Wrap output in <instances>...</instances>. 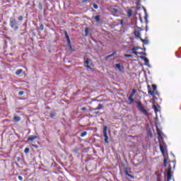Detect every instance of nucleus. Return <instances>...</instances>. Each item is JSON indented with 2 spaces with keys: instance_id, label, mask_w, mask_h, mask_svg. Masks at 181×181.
Instances as JSON below:
<instances>
[{
  "instance_id": "1",
  "label": "nucleus",
  "mask_w": 181,
  "mask_h": 181,
  "mask_svg": "<svg viewBox=\"0 0 181 181\" xmlns=\"http://www.w3.org/2000/svg\"><path fill=\"white\" fill-rule=\"evenodd\" d=\"M157 134L158 135L159 137V145H160V151L162 153V155H163V156H165V155L168 154V146H166V144L164 143L163 140L162 139H160V136H162V131L159 130V129L157 128Z\"/></svg>"
},
{
  "instance_id": "2",
  "label": "nucleus",
  "mask_w": 181,
  "mask_h": 181,
  "mask_svg": "<svg viewBox=\"0 0 181 181\" xmlns=\"http://www.w3.org/2000/svg\"><path fill=\"white\" fill-rule=\"evenodd\" d=\"M10 26L14 32H17L19 30V22H18L15 18H10Z\"/></svg>"
},
{
  "instance_id": "3",
  "label": "nucleus",
  "mask_w": 181,
  "mask_h": 181,
  "mask_svg": "<svg viewBox=\"0 0 181 181\" xmlns=\"http://www.w3.org/2000/svg\"><path fill=\"white\" fill-rule=\"evenodd\" d=\"M107 129H108V127L107 126L103 127V136L105 138V144H108V134L107 133Z\"/></svg>"
},
{
  "instance_id": "4",
  "label": "nucleus",
  "mask_w": 181,
  "mask_h": 181,
  "mask_svg": "<svg viewBox=\"0 0 181 181\" xmlns=\"http://www.w3.org/2000/svg\"><path fill=\"white\" fill-rule=\"evenodd\" d=\"M136 104H137V108H139L142 112L148 114L146 110L144 109V106H142V103H141V101H136Z\"/></svg>"
},
{
  "instance_id": "5",
  "label": "nucleus",
  "mask_w": 181,
  "mask_h": 181,
  "mask_svg": "<svg viewBox=\"0 0 181 181\" xmlns=\"http://www.w3.org/2000/svg\"><path fill=\"white\" fill-rule=\"evenodd\" d=\"M147 88L148 90V94L150 95H159V93L158 92V90H155L151 91L150 86H148Z\"/></svg>"
},
{
  "instance_id": "6",
  "label": "nucleus",
  "mask_w": 181,
  "mask_h": 181,
  "mask_svg": "<svg viewBox=\"0 0 181 181\" xmlns=\"http://www.w3.org/2000/svg\"><path fill=\"white\" fill-rule=\"evenodd\" d=\"M172 180V167H169L167 171V181Z\"/></svg>"
},
{
  "instance_id": "7",
  "label": "nucleus",
  "mask_w": 181,
  "mask_h": 181,
  "mask_svg": "<svg viewBox=\"0 0 181 181\" xmlns=\"http://www.w3.org/2000/svg\"><path fill=\"white\" fill-rule=\"evenodd\" d=\"M141 60H144V62H145V66H147V67H149V69H151V65L149 64V59H148V58L145 57H143V56H141L139 57Z\"/></svg>"
},
{
  "instance_id": "8",
  "label": "nucleus",
  "mask_w": 181,
  "mask_h": 181,
  "mask_svg": "<svg viewBox=\"0 0 181 181\" xmlns=\"http://www.w3.org/2000/svg\"><path fill=\"white\" fill-rule=\"evenodd\" d=\"M139 49H141V47H133L132 49H131V52L134 54H136V56H138V52H136L137 50H139Z\"/></svg>"
},
{
  "instance_id": "9",
  "label": "nucleus",
  "mask_w": 181,
  "mask_h": 181,
  "mask_svg": "<svg viewBox=\"0 0 181 181\" xmlns=\"http://www.w3.org/2000/svg\"><path fill=\"white\" fill-rule=\"evenodd\" d=\"M84 64H87V65H85V67L86 69H88V70H93V68H91V66H90V59H86V60L84 62Z\"/></svg>"
},
{
  "instance_id": "10",
  "label": "nucleus",
  "mask_w": 181,
  "mask_h": 181,
  "mask_svg": "<svg viewBox=\"0 0 181 181\" xmlns=\"http://www.w3.org/2000/svg\"><path fill=\"white\" fill-rule=\"evenodd\" d=\"M126 176H129V177H130L131 179H135V177L131 174H129V173H128V169L127 168H124V170Z\"/></svg>"
},
{
  "instance_id": "11",
  "label": "nucleus",
  "mask_w": 181,
  "mask_h": 181,
  "mask_svg": "<svg viewBox=\"0 0 181 181\" xmlns=\"http://www.w3.org/2000/svg\"><path fill=\"white\" fill-rule=\"evenodd\" d=\"M134 35L137 37V39H141V32L138 31L137 30H134Z\"/></svg>"
},
{
  "instance_id": "12",
  "label": "nucleus",
  "mask_w": 181,
  "mask_h": 181,
  "mask_svg": "<svg viewBox=\"0 0 181 181\" xmlns=\"http://www.w3.org/2000/svg\"><path fill=\"white\" fill-rule=\"evenodd\" d=\"M37 139V136H30L28 139V141L30 142H33V141H35V139Z\"/></svg>"
},
{
  "instance_id": "13",
  "label": "nucleus",
  "mask_w": 181,
  "mask_h": 181,
  "mask_svg": "<svg viewBox=\"0 0 181 181\" xmlns=\"http://www.w3.org/2000/svg\"><path fill=\"white\" fill-rule=\"evenodd\" d=\"M140 40L144 45H149V40H144L142 38H140Z\"/></svg>"
},
{
  "instance_id": "14",
  "label": "nucleus",
  "mask_w": 181,
  "mask_h": 181,
  "mask_svg": "<svg viewBox=\"0 0 181 181\" xmlns=\"http://www.w3.org/2000/svg\"><path fill=\"white\" fill-rule=\"evenodd\" d=\"M13 121L15 122H19V121H21V117H19V116H14Z\"/></svg>"
},
{
  "instance_id": "15",
  "label": "nucleus",
  "mask_w": 181,
  "mask_h": 181,
  "mask_svg": "<svg viewBox=\"0 0 181 181\" xmlns=\"http://www.w3.org/2000/svg\"><path fill=\"white\" fill-rule=\"evenodd\" d=\"M95 20L97 22V23H100V22H101V18L98 15L95 16Z\"/></svg>"
},
{
  "instance_id": "16",
  "label": "nucleus",
  "mask_w": 181,
  "mask_h": 181,
  "mask_svg": "<svg viewBox=\"0 0 181 181\" xmlns=\"http://www.w3.org/2000/svg\"><path fill=\"white\" fill-rule=\"evenodd\" d=\"M154 112L156 115V118H158V112H159V110H158V107L156 106H153Z\"/></svg>"
},
{
  "instance_id": "17",
  "label": "nucleus",
  "mask_w": 181,
  "mask_h": 181,
  "mask_svg": "<svg viewBox=\"0 0 181 181\" xmlns=\"http://www.w3.org/2000/svg\"><path fill=\"white\" fill-rule=\"evenodd\" d=\"M22 73H23V69H18V70L16 71V76H19V74H22Z\"/></svg>"
},
{
  "instance_id": "18",
  "label": "nucleus",
  "mask_w": 181,
  "mask_h": 181,
  "mask_svg": "<svg viewBox=\"0 0 181 181\" xmlns=\"http://www.w3.org/2000/svg\"><path fill=\"white\" fill-rule=\"evenodd\" d=\"M136 93V90L133 89L132 91V93H130L129 96H130V97H134Z\"/></svg>"
},
{
  "instance_id": "19",
  "label": "nucleus",
  "mask_w": 181,
  "mask_h": 181,
  "mask_svg": "<svg viewBox=\"0 0 181 181\" xmlns=\"http://www.w3.org/2000/svg\"><path fill=\"white\" fill-rule=\"evenodd\" d=\"M144 12H145V17H144V19L146 22V23H148V13H146V9L144 8Z\"/></svg>"
},
{
  "instance_id": "20",
  "label": "nucleus",
  "mask_w": 181,
  "mask_h": 181,
  "mask_svg": "<svg viewBox=\"0 0 181 181\" xmlns=\"http://www.w3.org/2000/svg\"><path fill=\"white\" fill-rule=\"evenodd\" d=\"M95 110L96 111H98V110H103V105L99 104L98 106L96 108H95Z\"/></svg>"
},
{
  "instance_id": "21",
  "label": "nucleus",
  "mask_w": 181,
  "mask_h": 181,
  "mask_svg": "<svg viewBox=\"0 0 181 181\" xmlns=\"http://www.w3.org/2000/svg\"><path fill=\"white\" fill-rule=\"evenodd\" d=\"M64 33H65V37H66V40H70V37L69 36L67 31H65Z\"/></svg>"
},
{
  "instance_id": "22",
  "label": "nucleus",
  "mask_w": 181,
  "mask_h": 181,
  "mask_svg": "<svg viewBox=\"0 0 181 181\" xmlns=\"http://www.w3.org/2000/svg\"><path fill=\"white\" fill-rule=\"evenodd\" d=\"M112 12L113 13H118V12H119V11L118 9L114 8L112 9Z\"/></svg>"
},
{
  "instance_id": "23",
  "label": "nucleus",
  "mask_w": 181,
  "mask_h": 181,
  "mask_svg": "<svg viewBox=\"0 0 181 181\" xmlns=\"http://www.w3.org/2000/svg\"><path fill=\"white\" fill-rule=\"evenodd\" d=\"M87 135V132H83L81 134L80 136H81V138H84V136H86Z\"/></svg>"
},
{
  "instance_id": "24",
  "label": "nucleus",
  "mask_w": 181,
  "mask_h": 181,
  "mask_svg": "<svg viewBox=\"0 0 181 181\" xmlns=\"http://www.w3.org/2000/svg\"><path fill=\"white\" fill-rule=\"evenodd\" d=\"M115 67H116L117 69H118V70H119V71H121V64H115Z\"/></svg>"
},
{
  "instance_id": "25",
  "label": "nucleus",
  "mask_w": 181,
  "mask_h": 181,
  "mask_svg": "<svg viewBox=\"0 0 181 181\" xmlns=\"http://www.w3.org/2000/svg\"><path fill=\"white\" fill-rule=\"evenodd\" d=\"M129 101H130L129 104H132V103H134V98H132V96H129Z\"/></svg>"
},
{
  "instance_id": "26",
  "label": "nucleus",
  "mask_w": 181,
  "mask_h": 181,
  "mask_svg": "<svg viewBox=\"0 0 181 181\" xmlns=\"http://www.w3.org/2000/svg\"><path fill=\"white\" fill-rule=\"evenodd\" d=\"M30 151V148L28 147L25 148L24 150V153H29V151Z\"/></svg>"
},
{
  "instance_id": "27",
  "label": "nucleus",
  "mask_w": 181,
  "mask_h": 181,
  "mask_svg": "<svg viewBox=\"0 0 181 181\" xmlns=\"http://www.w3.org/2000/svg\"><path fill=\"white\" fill-rule=\"evenodd\" d=\"M44 29H45V25H43V24H40L39 30H44Z\"/></svg>"
},
{
  "instance_id": "28",
  "label": "nucleus",
  "mask_w": 181,
  "mask_h": 181,
  "mask_svg": "<svg viewBox=\"0 0 181 181\" xmlns=\"http://www.w3.org/2000/svg\"><path fill=\"white\" fill-rule=\"evenodd\" d=\"M50 117L51 118H53V117H56V112H50Z\"/></svg>"
},
{
  "instance_id": "29",
  "label": "nucleus",
  "mask_w": 181,
  "mask_h": 181,
  "mask_svg": "<svg viewBox=\"0 0 181 181\" xmlns=\"http://www.w3.org/2000/svg\"><path fill=\"white\" fill-rule=\"evenodd\" d=\"M18 21L19 22H22L23 21V16H20L18 18Z\"/></svg>"
},
{
  "instance_id": "30",
  "label": "nucleus",
  "mask_w": 181,
  "mask_h": 181,
  "mask_svg": "<svg viewBox=\"0 0 181 181\" xmlns=\"http://www.w3.org/2000/svg\"><path fill=\"white\" fill-rule=\"evenodd\" d=\"M85 36H88V28H86L85 30Z\"/></svg>"
},
{
  "instance_id": "31",
  "label": "nucleus",
  "mask_w": 181,
  "mask_h": 181,
  "mask_svg": "<svg viewBox=\"0 0 181 181\" xmlns=\"http://www.w3.org/2000/svg\"><path fill=\"white\" fill-rule=\"evenodd\" d=\"M79 149H80V148L76 147V148L74 149V153H77V152H78Z\"/></svg>"
},
{
  "instance_id": "32",
  "label": "nucleus",
  "mask_w": 181,
  "mask_h": 181,
  "mask_svg": "<svg viewBox=\"0 0 181 181\" xmlns=\"http://www.w3.org/2000/svg\"><path fill=\"white\" fill-rule=\"evenodd\" d=\"M93 7L94 8V9H98V5H97L96 4H93Z\"/></svg>"
},
{
  "instance_id": "33",
  "label": "nucleus",
  "mask_w": 181,
  "mask_h": 181,
  "mask_svg": "<svg viewBox=\"0 0 181 181\" xmlns=\"http://www.w3.org/2000/svg\"><path fill=\"white\" fill-rule=\"evenodd\" d=\"M136 29H138V32H142V28H141V27L136 26Z\"/></svg>"
},
{
  "instance_id": "34",
  "label": "nucleus",
  "mask_w": 181,
  "mask_h": 181,
  "mask_svg": "<svg viewBox=\"0 0 181 181\" xmlns=\"http://www.w3.org/2000/svg\"><path fill=\"white\" fill-rule=\"evenodd\" d=\"M124 57H133L132 54H125Z\"/></svg>"
},
{
  "instance_id": "35",
  "label": "nucleus",
  "mask_w": 181,
  "mask_h": 181,
  "mask_svg": "<svg viewBox=\"0 0 181 181\" xmlns=\"http://www.w3.org/2000/svg\"><path fill=\"white\" fill-rule=\"evenodd\" d=\"M23 94H25V91L18 92V95H23Z\"/></svg>"
},
{
  "instance_id": "36",
  "label": "nucleus",
  "mask_w": 181,
  "mask_h": 181,
  "mask_svg": "<svg viewBox=\"0 0 181 181\" xmlns=\"http://www.w3.org/2000/svg\"><path fill=\"white\" fill-rule=\"evenodd\" d=\"M115 52H114L112 54H110L107 56V58H110V57H112V56H114V54H115Z\"/></svg>"
},
{
  "instance_id": "37",
  "label": "nucleus",
  "mask_w": 181,
  "mask_h": 181,
  "mask_svg": "<svg viewBox=\"0 0 181 181\" xmlns=\"http://www.w3.org/2000/svg\"><path fill=\"white\" fill-rule=\"evenodd\" d=\"M152 88H153V90H156V85L153 84V85H152Z\"/></svg>"
},
{
  "instance_id": "38",
  "label": "nucleus",
  "mask_w": 181,
  "mask_h": 181,
  "mask_svg": "<svg viewBox=\"0 0 181 181\" xmlns=\"http://www.w3.org/2000/svg\"><path fill=\"white\" fill-rule=\"evenodd\" d=\"M67 40L68 46L71 45V41H70V40Z\"/></svg>"
},
{
  "instance_id": "39",
  "label": "nucleus",
  "mask_w": 181,
  "mask_h": 181,
  "mask_svg": "<svg viewBox=\"0 0 181 181\" xmlns=\"http://www.w3.org/2000/svg\"><path fill=\"white\" fill-rule=\"evenodd\" d=\"M138 54H142L143 56H146V53L145 52H138Z\"/></svg>"
},
{
  "instance_id": "40",
  "label": "nucleus",
  "mask_w": 181,
  "mask_h": 181,
  "mask_svg": "<svg viewBox=\"0 0 181 181\" xmlns=\"http://www.w3.org/2000/svg\"><path fill=\"white\" fill-rule=\"evenodd\" d=\"M163 165L164 166H166V158H164Z\"/></svg>"
},
{
  "instance_id": "41",
  "label": "nucleus",
  "mask_w": 181,
  "mask_h": 181,
  "mask_svg": "<svg viewBox=\"0 0 181 181\" xmlns=\"http://www.w3.org/2000/svg\"><path fill=\"white\" fill-rule=\"evenodd\" d=\"M18 180L22 181V180H23V177L22 176H18Z\"/></svg>"
},
{
  "instance_id": "42",
  "label": "nucleus",
  "mask_w": 181,
  "mask_h": 181,
  "mask_svg": "<svg viewBox=\"0 0 181 181\" xmlns=\"http://www.w3.org/2000/svg\"><path fill=\"white\" fill-rule=\"evenodd\" d=\"M153 100H158V98H156V96H155V95H153Z\"/></svg>"
},
{
  "instance_id": "43",
  "label": "nucleus",
  "mask_w": 181,
  "mask_h": 181,
  "mask_svg": "<svg viewBox=\"0 0 181 181\" xmlns=\"http://www.w3.org/2000/svg\"><path fill=\"white\" fill-rule=\"evenodd\" d=\"M16 159H17V162H21V157H17Z\"/></svg>"
},
{
  "instance_id": "44",
  "label": "nucleus",
  "mask_w": 181,
  "mask_h": 181,
  "mask_svg": "<svg viewBox=\"0 0 181 181\" xmlns=\"http://www.w3.org/2000/svg\"><path fill=\"white\" fill-rule=\"evenodd\" d=\"M86 110H87V107H82V108H81V110H82V111H86Z\"/></svg>"
},
{
  "instance_id": "45",
  "label": "nucleus",
  "mask_w": 181,
  "mask_h": 181,
  "mask_svg": "<svg viewBox=\"0 0 181 181\" xmlns=\"http://www.w3.org/2000/svg\"><path fill=\"white\" fill-rule=\"evenodd\" d=\"M120 25H124V21L123 20L120 21Z\"/></svg>"
},
{
  "instance_id": "46",
  "label": "nucleus",
  "mask_w": 181,
  "mask_h": 181,
  "mask_svg": "<svg viewBox=\"0 0 181 181\" xmlns=\"http://www.w3.org/2000/svg\"><path fill=\"white\" fill-rule=\"evenodd\" d=\"M69 47L70 50H71V49H73V47H71V45H69Z\"/></svg>"
},
{
  "instance_id": "47",
  "label": "nucleus",
  "mask_w": 181,
  "mask_h": 181,
  "mask_svg": "<svg viewBox=\"0 0 181 181\" xmlns=\"http://www.w3.org/2000/svg\"><path fill=\"white\" fill-rule=\"evenodd\" d=\"M141 50H144V52L146 50V48L144 47V48H141Z\"/></svg>"
},
{
  "instance_id": "48",
  "label": "nucleus",
  "mask_w": 181,
  "mask_h": 181,
  "mask_svg": "<svg viewBox=\"0 0 181 181\" xmlns=\"http://www.w3.org/2000/svg\"><path fill=\"white\" fill-rule=\"evenodd\" d=\"M91 111H97L95 108H91Z\"/></svg>"
},
{
  "instance_id": "49",
  "label": "nucleus",
  "mask_w": 181,
  "mask_h": 181,
  "mask_svg": "<svg viewBox=\"0 0 181 181\" xmlns=\"http://www.w3.org/2000/svg\"><path fill=\"white\" fill-rule=\"evenodd\" d=\"M129 16H131V15H132V13L131 12H128Z\"/></svg>"
},
{
  "instance_id": "50",
  "label": "nucleus",
  "mask_w": 181,
  "mask_h": 181,
  "mask_svg": "<svg viewBox=\"0 0 181 181\" xmlns=\"http://www.w3.org/2000/svg\"><path fill=\"white\" fill-rule=\"evenodd\" d=\"M146 31L148 32V26L146 27Z\"/></svg>"
},
{
  "instance_id": "51",
  "label": "nucleus",
  "mask_w": 181,
  "mask_h": 181,
  "mask_svg": "<svg viewBox=\"0 0 181 181\" xmlns=\"http://www.w3.org/2000/svg\"><path fill=\"white\" fill-rule=\"evenodd\" d=\"M88 0H83V2H87Z\"/></svg>"
},
{
  "instance_id": "52",
  "label": "nucleus",
  "mask_w": 181,
  "mask_h": 181,
  "mask_svg": "<svg viewBox=\"0 0 181 181\" xmlns=\"http://www.w3.org/2000/svg\"><path fill=\"white\" fill-rule=\"evenodd\" d=\"M3 24H4V25H6V22L4 21V22L3 23Z\"/></svg>"
},
{
  "instance_id": "53",
  "label": "nucleus",
  "mask_w": 181,
  "mask_h": 181,
  "mask_svg": "<svg viewBox=\"0 0 181 181\" xmlns=\"http://www.w3.org/2000/svg\"><path fill=\"white\" fill-rule=\"evenodd\" d=\"M4 30H7L6 28H4Z\"/></svg>"
},
{
  "instance_id": "54",
  "label": "nucleus",
  "mask_w": 181,
  "mask_h": 181,
  "mask_svg": "<svg viewBox=\"0 0 181 181\" xmlns=\"http://www.w3.org/2000/svg\"><path fill=\"white\" fill-rule=\"evenodd\" d=\"M140 21H141V22H142V19L141 18L140 19Z\"/></svg>"
},
{
  "instance_id": "55",
  "label": "nucleus",
  "mask_w": 181,
  "mask_h": 181,
  "mask_svg": "<svg viewBox=\"0 0 181 181\" xmlns=\"http://www.w3.org/2000/svg\"><path fill=\"white\" fill-rule=\"evenodd\" d=\"M172 156H175V155H174V154H172Z\"/></svg>"
},
{
  "instance_id": "56",
  "label": "nucleus",
  "mask_w": 181,
  "mask_h": 181,
  "mask_svg": "<svg viewBox=\"0 0 181 181\" xmlns=\"http://www.w3.org/2000/svg\"><path fill=\"white\" fill-rule=\"evenodd\" d=\"M40 8H41V9H42V7H40Z\"/></svg>"
},
{
  "instance_id": "57",
  "label": "nucleus",
  "mask_w": 181,
  "mask_h": 181,
  "mask_svg": "<svg viewBox=\"0 0 181 181\" xmlns=\"http://www.w3.org/2000/svg\"><path fill=\"white\" fill-rule=\"evenodd\" d=\"M40 8H41V9H42V7H40Z\"/></svg>"
}]
</instances>
